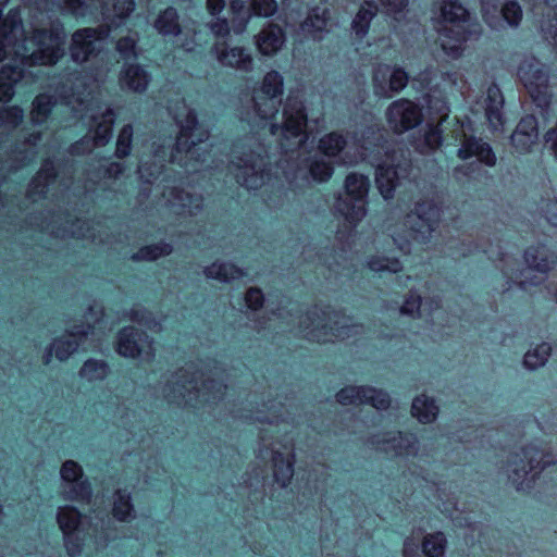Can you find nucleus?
Segmentation results:
<instances>
[{"instance_id":"obj_37","label":"nucleus","mask_w":557,"mask_h":557,"mask_svg":"<svg viewBox=\"0 0 557 557\" xmlns=\"http://www.w3.org/2000/svg\"><path fill=\"white\" fill-rule=\"evenodd\" d=\"M547 4L541 29L557 55V0H544Z\"/></svg>"},{"instance_id":"obj_30","label":"nucleus","mask_w":557,"mask_h":557,"mask_svg":"<svg viewBox=\"0 0 557 557\" xmlns=\"http://www.w3.org/2000/svg\"><path fill=\"white\" fill-rule=\"evenodd\" d=\"M24 5H34L33 13V22L32 27L33 32L36 29H45L47 32L51 28V23L54 21L62 22L57 16L58 13H61V10L52 7L51 0H22Z\"/></svg>"},{"instance_id":"obj_51","label":"nucleus","mask_w":557,"mask_h":557,"mask_svg":"<svg viewBox=\"0 0 557 557\" xmlns=\"http://www.w3.org/2000/svg\"><path fill=\"white\" fill-rule=\"evenodd\" d=\"M133 141V126L126 124L120 131L116 140L115 156L120 159L127 157L131 153Z\"/></svg>"},{"instance_id":"obj_54","label":"nucleus","mask_w":557,"mask_h":557,"mask_svg":"<svg viewBox=\"0 0 557 557\" xmlns=\"http://www.w3.org/2000/svg\"><path fill=\"white\" fill-rule=\"evenodd\" d=\"M129 320L137 322L138 324L144 325L153 332L161 331L160 323L157 322L154 318H152L150 312H147L141 308L132 309L129 313Z\"/></svg>"},{"instance_id":"obj_26","label":"nucleus","mask_w":557,"mask_h":557,"mask_svg":"<svg viewBox=\"0 0 557 557\" xmlns=\"http://www.w3.org/2000/svg\"><path fill=\"white\" fill-rule=\"evenodd\" d=\"M372 444L375 445L377 449L395 456H409L416 455L417 453V438L413 434H401L398 432L397 434H393V436L387 434L383 438L374 436Z\"/></svg>"},{"instance_id":"obj_46","label":"nucleus","mask_w":557,"mask_h":557,"mask_svg":"<svg viewBox=\"0 0 557 557\" xmlns=\"http://www.w3.org/2000/svg\"><path fill=\"white\" fill-rule=\"evenodd\" d=\"M442 131L440 125L428 124V129L424 132L423 139L417 146L421 153H428L435 150L442 144Z\"/></svg>"},{"instance_id":"obj_19","label":"nucleus","mask_w":557,"mask_h":557,"mask_svg":"<svg viewBox=\"0 0 557 557\" xmlns=\"http://www.w3.org/2000/svg\"><path fill=\"white\" fill-rule=\"evenodd\" d=\"M40 140L39 132L32 133L22 144L16 145L5 159H0V183L7 178L8 174L28 165L36 159V147Z\"/></svg>"},{"instance_id":"obj_57","label":"nucleus","mask_w":557,"mask_h":557,"mask_svg":"<svg viewBox=\"0 0 557 557\" xmlns=\"http://www.w3.org/2000/svg\"><path fill=\"white\" fill-rule=\"evenodd\" d=\"M421 304V297L411 293L410 296L405 300L404 305L400 307V312L403 314L409 315L419 313Z\"/></svg>"},{"instance_id":"obj_39","label":"nucleus","mask_w":557,"mask_h":557,"mask_svg":"<svg viewBox=\"0 0 557 557\" xmlns=\"http://www.w3.org/2000/svg\"><path fill=\"white\" fill-rule=\"evenodd\" d=\"M411 413L422 423H430L435 420L438 408L432 398L425 395L418 396L413 399Z\"/></svg>"},{"instance_id":"obj_33","label":"nucleus","mask_w":557,"mask_h":557,"mask_svg":"<svg viewBox=\"0 0 557 557\" xmlns=\"http://www.w3.org/2000/svg\"><path fill=\"white\" fill-rule=\"evenodd\" d=\"M330 17L326 9L313 8L307 18L301 23L302 34L313 40H322L324 34L330 32Z\"/></svg>"},{"instance_id":"obj_47","label":"nucleus","mask_w":557,"mask_h":557,"mask_svg":"<svg viewBox=\"0 0 557 557\" xmlns=\"http://www.w3.org/2000/svg\"><path fill=\"white\" fill-rule=\"evenodd\" d=\"M552 348L547 343H542L536 346L533 350H529L524 355L523 363L528 369H536L542 367L547 361L550 355Z\"/></svg>"},{"instance_id":"obj_28","label":"nucleus","mask_w":557,"mask_h":557,"mask_svg":"<svg viewBox=\"0 0 557 557\" xmlns=\"http://www.w3.org/2000/svg\"><path fill=\"white\" fill-rule=\"evenodd\" d=\"M504 96L495 84L487 88L484 98L485 116L492 132H503L505 119L503 114Z\"/></svg>"},{"instance_id":"obj_27","label":"nucleus","mask_w":557,"mask_h":557,"mask_svg":"<svg viewBox=\"0 0 557 557\" xmlns=\"http://www.w3.org/2000/svg\"><path fill=\"white\" fill-rule=\"evenodd\" d=\"M537 121L533 115H527L520 120L511 135V144L517 152L527 153L537 144Z\"/></svg>"},{"instance_id":"obj_14","label":"nucleus","mask_w":557,"mask_h":557,"mask_svg":"<svg viewBox=\"0 0 557 557\" xmlns=\"http://www.w3.org/2000/svg\"><path fill=\"white\" fill-rule=\"evenodd\" d=\"M518 77L533 102L541 109L543 116L547 117L552 92L546 66L534 57L527 58L519 65Z\"/></svg>"},{"instance_id":"obj_23","label":"nucleus","mask_w":557,"mask_h":557,"mask_svg":"<svg viewBox=\"0 0 557 557\" xmlns=\"http://www.w3.org/2000/svg\"><path fill=\"white\" fill-rule=\"evenodd\" d=\"M408 84V74L401 67L380 64L373 72L374 92L379 97H391L389 92H399Z\"/></svg>"},{"instance_id":"obj_63","label":"nucleus","mask_w":557,"mask_h":557,"mask_svg":"<svg viewBox=\"0 0 557 557\" xmlns=\"http://www.w3.org/2000/svg\"><path fill=\"white\" fill-rule=\"evenodd\" d=\"M225 7V0H207V9L211 15H219Z\"/></svg>"},{"instance_id":"obj_40","label":"nucleus","mask_w":557,"mask_h":557,"mask_svg":"<svg viewBox=\"0 0 557 557\" xmlns=\"http://www.w3.org/2000/svg\"><path fill=\"white\" fill-rule=\"evenodd\" d=\"M377 13V5L374 2L366 1L352 20L351 28L358 37H363L369 29L370 22Z\"/></svg>"},{"instance_id":"obj_5","label":"nucleus","mask_w":557,"mask_h":557,"mask_svg":"<svg viewBox=\"0 0 557 557\" xmlns=\"http://www.w3.org/2000/svg\"><path fill=\"white\" fill-rule=\"evenodd\" d=\"M207 373L196 376L199 368L195 363L187 364L166 381L163 388L164 397L170 403H184L196 406L198 403H214L225 395L227 385L224 384V370L213 360L203 366Z\"/></svg>"},{"instance_id":"obj_44","label":"nucleus","mask_w":557,"mask_h":557,"mask_svg":"<svg viewBox=\"0 0 557 557\" xmlns=\"http://www.w3.org/2000/svg\"><path fill=\"white\" fill-rule=\"evenodd\" d=\"M262 407L264 409H260L255 413L243 416V418L269 424H278V422L283 420L281 412L283 409L282 405H280V408H277L273 401H269V404H263Z\"/></svg>"},{"instance_id":"obj_3","label":"nucleus","mask_w":557,"mask_h":557,"mask_svg":"<svg viewBox=\"0 0 557 557\" xmlns=\"http://www.w3.org/2000/svg\"><path fill=\"white\" fill-rule=\"evenodd\" d=\"M51 3L62 14L75 17L92 16L100 8L102 26L82 28L72 35L71 58L79 64L98 57L110 32L120 27L135 9L134 0H51Z\"/></svg>"},{"instance_id":"obj_35","label":"nucleus","mask_w":557,"mask_h":557,"mask_svg":"<svg viewBox=\"0 0 557 557\" xmlns=\"http://www.w3.org/2000/svg\"><path fill=\"white\" fill-rule=\"evenodd\" d=\"M168 202L172 208L181 209L178 214L188 213L196 214L202 208V198L185 190L173 188L168 198Z\"/></svg>"},{"instance_id":"obj_13","label":"nucleus","mask_w":557,"mask_h":557,"mask_svg":"<svg viewBox=\"0 0 557 557\" xmlns=\"http://www.w3.org/2000/svg\"><path fill=\"white\" fill-rule=\"evenodd\" d=\"M369 186L368 176L362 174L350 173L345 180L346 195L337 197L334 208L349 227H354L367 213Z\"/></svg>"},{"instance_id":"obj_32","label":"nucleus","mask_w":557,"mask_h":557,"mask_svg":"<svg viewBox=\"0 0 557 557\" xmlns=\"http://www.w3.org/2000/svg\"><path fill=\"white\" fill-rule=\"evenodd\" d=\"M57 172L53 162L50 159L44 161L39 172L29 184L27 197L36 201L47 195L49 188L54 184Z\"/></svg>"},{"instance_id":"obj_34","label":"nucleus","mask_w":557,"mask_h":557,"mask_svg":"<svg viewBox=\"0 0 557 557\" xmlns=\"http://www.w3.org/2000/svg\"><path fill=\"white\" fill-rule=\"evenodd\" d=\"M285 35L278 25L270 24L257 36V47L264 55L275 54L283 46Z\"/></svg>"},{"instance_id":"obj_58","label":"nucleus","mask_w":557,"mask_h":557,"mask_svg":"<svg viewBox=\"0 0 557 557\" xmlns=\"http://www.w3.org/2000/svg\"><path fill=\"white\" fill-rule=\"evenodd\" d=\"M263 294L259 288H249L245 296V301L250 309L257 310L263 304Z\"/></svg>"},{"instance_id":"obj_43","label":"nucleus","mask_w":557,"mask_h":557,"mask_svg":"<svg viewBox=\"0 0 557 557\" xmlns=\"http://www.w3.org/2000/svg\"><path fill=\"white\" fill-rule=\"evenodd\" d=\"M55 99L53 96L48 94L38 95L33 101L32 121L34 124L44 123L50 114Z\"/></svg>"},{"instance_id":"obj_55","label":"nucleus","mask_w":557,"mask_h":557,"mask_svg":"<svg viewBox=\"0 0 557 557\" xmlns=\"http://www.w3.org/2000/svg\"><path fill=\"white\" fill-rule=\"evenodd\" d=\"M137 37L125 36L117 40L116 50L124 60H131L137 58Z\"/></svg>"},{"instance_id":"obj_56","label":"nucleus","mask_w":557,"mask_h":557,"mask_svg":"<svg viewBox=\"0 0 557 557\" xmlns=\"http://www.w3.org/2000/svg\"><path fill=\"white\" fill-rule=\"evenodd\" d=\"M250 10L258 16H271L277 10L275 0H251Z\"/></svg>"},{"instance_id":"obj_24","label":"nucleus","mask_w":557,"mask_h":557,"mask_svg":"<svg viewBox=\"0 0 557 557\" xmlns=\"http://www.w3.org/2000/svg\"><path fill=\"white\" fill-rule=\"evenodd\" d=\"M211 50L221 65L243 72L252 71L253 59L247 49L231 47L226 41L218 40Z\"/></svg>"},{"instance_id":"obj_50","label":"nucleus","mask_w":557,"mask_h":557,"mask_svg":"<svg viewBox=\"0 0 557 557\" xmlns=\"http://www.w3.org/2000/svg\"><path fill=\"white\" fill-rule=\"evenodd\" d=\"M171 251V245L160 243L140 248L132 258L134 260H156L161 256L170 255Z\"/></svg>"},{"instance_id":"obj_64","label":"nucleus","mask_w":557,"mask_h":557,"mask_svg":"<svg viewBox=\"0 0 557 557\" xmlns=\"http://www.w3.org/2000/svg\"><path fill=\"white\" fill-rule=\"evenodd\" d=\"M231 9L239 14L242 11L245 10V2L242 1V0H233L232 3H231Z\"/></svg>"},{"instance_id":"obj_10","label":"nucleus","mask_w":557,"mask_h":557,"mask_svg":"<svg viewBox=\"0 0 557 557\" xmlns=\"http://www.w3.org/2000/svg\"><path fill=\"white\" fill-rule=\"evenodd\" d=\"M79 108L73 107L74 115L86 121L89 133L81 140L71 146L72 154H84L92 150L94 147H101L109 143L112 137V127L115 120V113L111 108H106L103 111L97 112L79 100Z\"/></svg>"},{"instance_id":"obj_61","label":"nucleus","mask_w":557,"mask_h":557,"mask_svg":"<svg viewBox=\"0 0 557 557\" xmlns=\"http://www.w3.org/2000/svg\"><path fill=\"white\" fill-rule=\"evenodd\" d=\"M546 220L554 226H557V199L549 200L543 209Z\"/></svg>"},{"instance_id":"obj_1","label":"nucleus","mask_w":557,"mask_h":557,"mask_svg":"<svg viewBox=\"0 0 557 557\" xmlns=\"http://www.w3.org/2000/svg\"><path fill=\"white\" fill-rule=\"evenodd\" d=\"M270 133L280 136V148L284 156L276 165V172L282 171L284 180L290 188L309 184L310 176L317 182H325L333 174V165L323 157H315L305 166L298 164L308 135L305 132L307 114L304 102L298 94L290 92L282 112V124H270Z\"/></svg>"},{"instance_id":"obj_15","label":"nucleus","mask_w":557,"mask_h":557,"mask_svg":"<svg viewBox=\"0 0 557 557\" xmlns=\"http://www.w3.org/2000/svg\"><path fill=\"white\" fill-rule=\"evenodd\" d=\"M554 462L549 454H545L535 445H530L522 448L521 456L517 454L509 462V479L517 490L530 488L535 476Z\"/></svg>"},{"instance_id":"obj_62","label":"nucleus","mask_w":557,"mask_h":557,"mask_svg":"<svg viewBox=\"0 0 557 557\" xmlns=\"http://www.w3.org/2000/svg\"><path fill=\"white\" fill-rule=\"evenodd\" d=\"M124 170V166L120 162H110L108 165L103 166V177L104 178H116Z\"/></svg>"},{"instance_id":"obj_31","label":"nucleus","mask_w":557,"mask_h":557,"mask_svg":"<svg viewBox=\"0 0 557 557\" xmlns=\"http://www.w3.org/2000/svg\"><path fill=\"white\" fill-rule=\"evenodd\" d=\"M446 537L444 533L437 532L424 537L422 550L424 556L418 555V546L410 540L404 543V557H443L445 552Z\"/></svg>"},{"instance_id":"obj_18","label":"nucleus","mask_w":557,"mask_h":557,"mask_svg":"<svg viewBox=\"0 0 557 557\" xmlns=\"http://www.w3.org/2000/svg\"><path fill=\"white\" fill-rule=\"evenodd\" d=\"M386 120L395 133L401 134L421 123V108L409 99H398L388 106Z\"/></svg>"},{"instance_id":"obj_21","label":"nucleus","mask_w":557,"mask_h":557,"mask_svg":"<svg viewBox=\"0 0 557 557\" xmlns=\"http://www.w3.org/2000/svg\"><path fill=\"white\" fill-rule=\"evenodd\" d=\"M336 399L342 405L368 404L379 410L388 408L391 404L389 396L385 392L367 386L342 388L336 394Z\"/></svg>"},{"instance_id":"obj_7","label":"nucleus","mask_w":557,"mask_h":557,"mask_svg":"<svg viewBox=\"0 0 557 557\" xmlns=\"http://www.w3.org/2000/svg\"><path fill=\"white\" fill-rule=\"evenodd\" d=\"M483 252L491 260L499 259L503 261L505 263L504 268H502L504 275L513 283H517L521 288H527L528 285L540 284L552 269V265L557 261V255L546 246L530 247L524 252L527 267L519 272H513V269L510 267L512 260L507 253L502 251L499 244L496 246L490 244L488 247L483 248Z\"/></svg>"},{"instance_id":"obj_36","label":"nucleus","mask_w":557,"mask_h":557,"mask_svg":"<svg viewBox=\"0 0 557 557\" xmlns=\"http://www.w3.org/2000/svg\"><path fill=\"white\" fill-rule=\"evenodd\" d=\"M150 81V75L137 64H129L126 66L121 76L122 86L135 92H143L147 89Z\"/></svg>"},{"instance_id":"obj_4","label":"nucleus","mask_w":557,"mask_h":557,"mask_svg":"<svg viewBox=\"0 0 557 557\" xmlns=\"http://www.w3.org/2000/svg\"><path fill=\"white\" fill-rule=\"evenodd\" d=\"M385 129L379 123L356 132L351 137L352 156L345 151V163L364 160L375 168V182L384 199L393 198L394 190L410 172V160L396 144L385 139Z\"/></svg>"},{"instance_id":"obj_6","label":"nucleus","mask_w":557,"mask_h":557,"mask_svg":"<svg viewBox=\"0 0 557 557\" xmlns=\"http://www.w3.org/2000/svg\"><path fill=\"white\" fill-rule=\"evenodd\" d=\"M479 24L470 22L468 10L457 0H444L441 20L437 24L440 45L448 57L456 59L462 52V45L479 35Z\"/></svg>"},{"instance_id":"obj_38","label":"nucleus","mask_w":557,"mask_h":557,"mask_svg":"<svg viewBox=\"0 0 557 557\" xmlns=\"http://www.w3.org/2000/svg\"><path fill=\"white\" fill-rule=\"evenodd\" d=\"M294 456H284L282 453L277 450H272V461H273V474L275 481L280 483L282 487H285L290 481L294 469H293V459Z\"/></svg>"},{"instance_id":"obj_41","label":"nucleus","mask_w":557,"mask_h":557,"mask_svg":"<svg viewBox=\"0 0 557 557\" xmlns=\"http://www.w3.org/2000/svg\"><path fill=\"white\" fill-rule=\"evenodd\" d=\"M156 29L164 35L176 36L181 33L176 9L169 7L162 11L154 22Z\"/></svg>"},{"instance_id":"obj_9","label":"nucleus","mask_w":557,"mask_h":557,"mask_svg":"<svg viewBox=\"0 0 557 557\" xmlns=\"http://www.w3.org/2000/svg\"><path fill=\"white\" fill-rule=\"evenodd\" d=\"M440 220V208L431 201H422L416 205L413 211L408 213L403 223L404 234L393 232L392 240L398 249L408 253L410 251V239L424 243L426 242Z\"/></svg>"},{"instance_id":"obj_59","label":"nucleus","mask_w":557,"mask_h":557,"mask_svg":"<svg viewBox=\"0 0 557 557\" xmlns=\"http://www.w3.org/2000/svg\"><path fill=\"white\" fill-rule=\"evenodd\" d=\"M212 34L218 38H225L230 34L228 23L225 18H216L209 24Z\"/></svg>"},{"instance_id":"obj_60","label":"nucleus","mask_w":557,"mask_h":557,"mask_svg":"<svg viewBox=\"0 0 557 557\" xmlns=\"http://www.w3.org/2000/svg\"><path fill=\"white\" fill-rule=\"evenodd\" d=\"M388 13H400L407 7L408 0H381Z\"/></svg>"},{"instance_id":"obj_17","label":"nucleus","mask_w":557,"mask_h":557,"mask_svg":"<svg viewBox=\"0 0 557 557\" xmlns=\"http://www.w3.org/2000/svg\"><path fill=\"white\" fill-rule=\"evenodd\" d=\"M57 520L64 535L67 554L71 557H76L81 554L85 543V539L79 536L83 532L81 530L83 524L81 512L72 506L60 507Z\"/></svg>"},{"instance_id":"obj_16","label":"nucleus","mask_w":557,"mask_h":557,"mask_svg":"<svg viewBox=\"0 0 557 557\" xmlns=\"http://www.w3.org/2000/svg\"><path fill=\"white\" fill-rule=\"evenodd\" d=\"M482 15L493 29L516 27L522 20V10L517 0H481Z\"/></svg>"},{"instance_id":"obj_20","label":"nucleus","mask_w":557,"mask_h":557,"mask_svg":"<svg viewBox=\"0 0 557 557\" xmlns=\"http://www.w3.org/2000/svg\"><path fill=\"white\" fill-rule=\"evenodd\" d=\"M117 352L124 357H141L144 361H149L154 356L152 341L133 326H126L119 333Z\"/></svg>"},{"instance_id":"obj_11","label":"nucleus","mask_w":557,"mask_h":557,"mask_svg":"<svg viewBox=\"0 0 557 557\" xmlns=\"http://www.w3.org/2000/svg\"><path fill=\"white\" fill-rule=\"evenodd\" d=\"M284 81L283 76L276 72L271 71L267 73L262 79L261 87L252 97V112H247L242 116L252 127L263 128L269 124V121L278 112L282 103Z\"/></svg>"},{"instance_id":"obj_29","label":"nucleus","mask_w":557,"mask_h":557,"mask_svg":"<svg viewBox=\"0 0 557 557\" xmlns=\"http://www.w3.org/2000/svg\"><path fill=\"white\" fill-rule=\"evenodd\" d=\"M458 157L462 160H467L472 157L488 166H493L496 163V156L492 150V147L476 137H465L460 148L458 149Z\"/></svg>"},{"instance_id":"obj_12","label":"nucleus","mask_w":557,"mask_h":557,"mask_svg":"<svg viewBox=\"0 0 557 557\" xmlns=\"http://www.w3.org/2000/svg\"><path fill=\"white\" fill-rule=\"evenodd\" d=\"M259 152L235 156L228 165V171L236 182L247 189H258L263 186H274L270 169H267L270 157L263 148Z\"/></svg>"},{"instance_id":"obj_49","label":"nucleus","mask_w":557,"mask_h":557,"mask_svg":"<svg viewBox=\"0 0 557 557\" xmlns=\"http://www.w3.org/2000/svg\"><path fill=\"white\" fill-rule=\"evenodd\" d=\"M133 511V505L131 504V495L126 491L119 490L115 493L113 503V515L120 520L124 521L131 516Z\"/></svg>"},{"instance_id":"obj_8","label":"nucleus","mask_w":557,"mask_h":557,"mask_svg":"<svg viewBox=\"0 0 557 557\" xmlns=\"http://www.w3.org/2000/svg\"><path fill=\"white\" fill-rule=\"evenodd\" d=\"M360 326L351 323V318L330 308L315 306L306 317H300L298 329L309 341L330 342L345 339L358 333Z\"/></svg>"},{"instance_id":"obj_42","label":"nucleus","mask_w":557,"mask_h":557,"mask_svg":"<svg viewBox=\"0 0 557 557\" xmlns=\"http://www.w3.org/2000/svg\"><path fill=\"white\" fill-rule=\"evenodd\" d=\"M205 274L210 278H215L221 282H230L242 277L244 272L231 263H212L210 267L205 269Z\"/></svg>"},{"instance_id":"obj_45","label":"nucleus","mask_w":557,"mask_h":557,"mask_svg":"<svg viewBox=\"0 0 557 557\" xmlns=\"http://www.w3.org/2000/svg\"><path fill=\"white\" fill-rule=\"evenodd\" d=\"M347 147L343 135L332 132L320 139L319 149L329 157L338 156Z\"/></svg>"},{"instance_id":"obj_22","label":"nucleus","mask_w":557,"mask_h":557,"mask_svg":"<svg viewBox=\"0 0 557 557\" xmlns=\"http://www.w3.org/2000/svg\"><path fill=\"white\" fill-rule=\"evenodd\" d=\"M61 478L66 482L63 490L64 498L70 500L89 502L91 498V487L87 480H81L83 471L79 465L73 460H67L61 468Z\"/></svg>"},{"instance_id":"obj_25","label":"nucleus","mask_w":557,"mask_h":557,"mask_svg":"<svg viewBox=\"0 0 557 557\" xmlns=\"http://www.w3.org/2000/svg\"><path fill=\"white\" fill-rule=\"evenodd\" d=\"M94 327L90 325H77L64 337L55 341L52 346L44 355V362L48 364L52 358V350H55V356L59 360L67 359L74 351L77 350L83 341L92 334Z\"/></svg>"},{"instance_id":"obj_48","label":"nucleus","mask_w":557,"mask_h":557,"mask_svg":"<svg viewBox=\"0 0 557 557\" xmlns=\"http://www.w3.org/2000/svg\"><path fill=\"white\" fill-rule=\"evenodd\" d=\"M109 368L104 361L89 359L81 369V376L87 381L103 380L108 374Z\"/></svg>"},{"instance_id":"obj_2","label":"nucleus","mask_w":557,"mask_h":557,"mask_svg":"<svg viewBox=\"0 0 557 557\" xmlns=\"http://www.w3.org/2000/svg\"><path fill=\"white\" fill-rule=\"evenodd\" d=\"M169 112L180 127V134L170 151L163 145L156 149L153 164L140 161L138 174L149 184H153L160 177L168 161L177 163L187 173H196L211 166L207 164L210 153L202 151L200 147L209 138V133L198 124L194 111L182 100L175 107L170 106Z\"/></svg>"},{"instance_id":"obj_52","label":"nucleus","mask_w":557,"mask_h":557,"mask_svg":"<svg viewBox=\"0 0 557 557\" xmlns=\"http://www.w3.org/2000/svg\"><path fill=\"white\" fill-rule=\"evenodd\" d=\"M368 267L370 270L374 271V272H379V271H389V272H393V273H397L398 271L401 270V265H400V262L398 261V259L396 257H386V256H383V257H373L370 259V261L368 262Z\"/></svg>"},{"instance_id":"obj_53","label":"nucleus","mask_w":557,"mask_h":557,"mask_svg":"<svg viewBox=\"0 0 557 557\" xmlns=\"http://www.w3.org/2000/svg\"><path fill=\"white\" fill-rule=\"evenodd\" d=\"M426 104L428 109L432 113L438 115L441 121H443L444 117L448 115L449 107L447 104V101L441 94H438V96L436 95V91H434L433 94H428Z\"/></svg>"}]
</instances>
